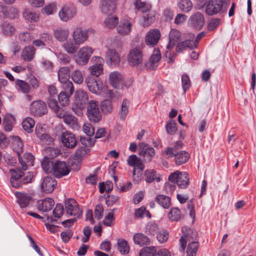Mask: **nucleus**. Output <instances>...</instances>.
<instances>
[{
    "label": "nucleus",
    "mask_w": 256,
    "mask_h": 256,
    "mask_svg": "<svg viewBox=\"0 0 256 256\" xmlns=\"http://www.w3.org/2000/svg\"><path fill=\"white\" fill-rule=\"evenodd\" d=\"M55 38L60 42H63L67 40L69 36V30L66 28H58L54 31Z\"/></svg>",
    "instance_id": "cd10ccee"
},
{
    "label": "nucleus",
    "mask_w": 256,
    "mask_h": 256,
    "mask_svg": "<svg viewBox=\"0 0 256 256\" xmlns=\"http://www.w3.org/2000/svg\"><path fill=\"white\" fill-rule=\"evenodd\" d=\"M23 16L28 20L32 22L36 21L38 16L37 14L34 12H32L29 10H25L23 12Z\"/></svg>",
    "instance_id": "e2e57ef3"
},
{
    "label": "nucleus",
    "mask_w": 256,
    "mask_h": 256,
    "mask_svg": "<svg viewBox=\"0 0 256 256\" xmlns=\"http://www.w3.org/2000/svg\"><path fill=\"white\" fill-rule=\"evenodd\" d=\"M156 248L154 246L145 247L140 251V256H155Z\"/></svg>",
    "instance_id": "864d4df0"
},
{
    "label": "nucleus",
    "mask_w": 256,
    "mask_h": 256,
    "mask_svg": "<svg viewBox=\"0 0 256 256\" xmlns=\"http://www.w3.org/2000/svg\"><path fill=\"white\" fill-rule=\"evenodd\" d=\"M156 12L150 11L144 14L142 17L141 24L144 27H148L154 22L155 20Z\"/></svg>",
    "instance_id": "e433bc0d"
},
{
    "label": "nucleus",
    "mask_w": 256,
    "mask_h": 256,
    "mask_svg": "<svg viewBox=\"0 0 256 256\" xmlns=\"http://www.w3.org/2000/svg\"><path fill=\"white\" fill-rule=\"evenodd\" d=\"M70 68L67 66L60 68L58 71V79L60 83H65L69 80Z\"/></svg>",
    "instance_id": "58836bf2"
},
{
    "label": "nucleus",
    "mask_w": 256,
    "mask_h": 256,
    "mask_svg": "<svg viewBox=\"0 0 256 256\" xmlns=\"http://www.w3.org/2000/svg\"><path fill=\"white\" fill-rule=\"evenodd\" d=\"M116 0H100V8L102 12L106 15L113 14L116 9Z\"/></svg>",
    "instance_id": "1a4fd4ad"
},
{
    "label": "nucleus",
    "mask_w": 256,
    "mask_h": 256,
    "mask_svg": "<svg viewBox=\"0 0 256 256\" xmlns=\"http://www.w3.org/2000/svg\"><path fill=\"white\" fill-rule=\"evenodd\" d=\"M82 130L88 136H92L94 134V128L92 125L88 122L84 123L82 126Z\"/></svg>",
    "instance_id": "bf43d9fd"
},
{
    "label": "nucleus",
    "mask_w": 256,
    "mask_h": 256,
    "mask_svg": "<svg viewBox=\"0 0 256 256\" xmlns=\"http://www.w3.org/2000/svg\"><path fill=\"white\" fill-rule=\"evenodd\" d=\"M143 44H141L132 48L129 52L127 56L128 64L135 66L142 64L144 54L142 52Z\"/></svg>",
    "instance_id": "7ed1b4c3"
},
{
    "label": "nucleus",
    "mask_w": 256,
    "mask_h": 256,
    "mask_svg": "<svg viewBox=\"0 0 256 256\" xmlns=\"http://www.w3.org/2000/svg\"><path fill=\"white\" fill-rule=\"evenodd\" d=\"M65 209L66 214L71 216L80 217L82 214V210H80L78 203L73 198L66 200Z\"/></svg>",
    "instance_id": "6e6552de"
},
{
    "label": "nucleus",
    "mask_w": 256,
    "mask_h": 256,
    "mask_svg": "<svg viewBox=\"0 0 256 256\" xmlns=\"http://www.w3.org/2000/svg\"><path fill=\"white\" fill-rule=\"evenodd\" d=\"M190 21L191 26L198 30L201 29L204 24V16L200 12H197L192 14L190 17Z\"/></svg>",
    "instance_id": "a878e982"
},
{
    "label": "nucleus",
    "mask_w": 256,
    "mask_h": 256,
    "mask_svg": "<svg viewBox=\"0 0 256 256\" xmlns=\"http://www.w3.org/2000/svg\"><path fill=\"white\" fill-rule=\"evenodd\" d=\"M133 240L136 244L140 246L149 245L150 243V240L149 238L142 233H136L133 236Z\"/></svg>",
    "instance_id": "c756f323"
},
{
    "label": "nucleus",
    "mask_w": 256,
    "mask_h": 256,
    "mask_svg": "<svg viewBox=\"0 0 256 256\" xmlns=\"http://www.w3.org/2000/svg\"><path fill=\"white\" fill-rule=\"evenodd\" d=\"M134 6L138 10L144 13L150 12L152 8V6L150 4L142 2L139 0H137L135 2Z\"/></svg>",
    "instance_id": "8fccbe9b"
},
{
    "label": "nucleus",
    "mask_w": 256,
    "mask_h": 256,
    "mask_svg": "<svg viewBox=\"0 0 256 256\" xmlns=\"http://www.w3.org/2000/svg\"><path fill=\"white\" fill-rule=\"evenodd\" d=\"M70 172V170L66 163L63 162H57L54 164L52 168V174L58 178L68 175Z\"/></svg>",
    "instance_id": "9b49d317"
},
{
    "label": "nucleus",
    "mask_w": 256,
    "mask_h": 256,
    "mask_svg": "<svg viewBox=\"0 0 256 256\" xmlns=\"http://www.w3.org/2000/svg\"><path fill=\"white\" fill-rule=\"evenodd\" d=\"M168 180L176 184L180 188H185L190 184V178L186 172H180L178 170L171 174Z\"/></svg>",
    "instance_id": "39448f33"
},
{
    "label": "nucleus",
    "mask_w": 256,
    "mask_h": 256,
    "mask_svg": "<svg viewBox=\"0 0 256 256\" xmlns=\"http://www.w3.org/2000/svg\"><path fill=\"white\" fill-rule=\"evenodd\" d=\"M61 139L64 146L68 148L75 147L78 142L74 135L68 132H64L62 135Z\"/></svg>",
    "instance_id": "412c9836"
},
{
    "label": "nucleus",
    "mask_w": 256,
    "mask_h": 256,
    "mask_svg": "<svg viewBox=\"0 0 256 256\" xmlns=\"http://www.w3.org/2000/svg\"><path fill=\"white\" fill-rule=\"evenodd\" d=\"M79 46L74 40H67L62 46L66 52L68 54H76L78 49Z\"/></svg>",
    "instance_id": "f704fd0d"
},
{
    "label": "nucleus",
    "mask_w": 256,
    "mask_h": 256,
    "mask_svg": "<svg viewBox=\"0 0 256 256\" xmlns=\"http://www.w3.org/2000/svg\"><path fill=\"white\" fill-rule=\"evenodd\" d=\"M144 168L140 170L138 168H134L133 169V180L134 181L138 183L143 178L142 172Z\"/></svg>",
    "instance_id": "052dcab7"
},
{
    "label": "nucleus",
    "mask_w": 256,
    "mask_h": 256,
    "mask_svg": "<svg viewBox=\"0 0 256 256\" xmlns=\"http://www.w3.org/2000/svg\"><path fill=\"white\" fill-rule=\"evenodd\" d=\"M169 238L168 232L164 230H162L157 234L156 238L160 244H164L167 242Z\"/></svg>",
    "instance_id": "5fc2aeb1"
},
{
    "label": "nucleus",
    "mask_w": 256,
    "mask_h": 256,
    "mask_svg": "<svg viewBox=\"0 0 256 256\" xmlns=\"http://www.w3.org/2000/svg\"><path fill=\"white\" fill-rule=\"evenodd\" d=\"M88 102V95L86 91L79 89L75 92L74 104L80 108H85Z\"/></svg>",
    "instance_id": "f8f14e48"
},
{
    "label": "nucleus",
    "mask_w": 256,
    "mask_h": 256,
    "mask_svg": "<svg viewBox=\"0 0 256 256\" xmlns=\"http://www.w3.org/2000/svg\"><path fill=\"white\" fill-rule=\"evenodd\" d=\"M228 2V0H209L206 7V12L209 16L226 13Z\"/></svg>",
    "instance_id": "f257e3e1"
},
{
    "label": "nucleus",
    "mask_w": 256,
    "mask_h": 256,
    "mask_svg": "<svg viewBox=\"0 0 256 256\" xmlns=\"http://www.w3.org/2000/svg\"><path fill=\"white\" fill-rule=\"evenodd\" d=\"M71 78L73 82L76 84L82 83L84 78L82 73L79 70H75L72 72Z\"/></svg>",
    "instance_id": "4d7b16f0"
},
{
    "label": "nucleus",
    "mask_w": 256,
    "mask_h": 256,
    "mask_svg": "<svg viewBox=\"0 0 256 256\" xmlns=\"http://www.w3.org/2000/svg\"><path fill=\"white\" fill-rule=\"evenodd\" d=\"M85 82L88 90L96 94L100 95L102 92L107 91V87L92 76H88L85 80Z\"/></svg>",
    "instance_id": "423d86ee"
},
{
    "label": "nucleus",
    "mask_w": 256,
    "mask_h": 256,
    "mask_svg": "<svg viewBox=\"0 0 256 256\" xmlns=\"http://www.w3.org/2000/svg\"><path fill=\"white\" fill-rule=\"evenodd\" d=\"M42 168L46 173H50L52 172V168L54 164L48 158H45L42 162Z\"/></svg>",
    "instance_id": "13d9d810"
},
{
    "label": "nucleus",
    "mask_w": 256,
    "mask_h": 256,
    "mask_svg": "<svg viewBox=\"0 0 256 256\" xmlns=\"http://www.w3.org/2000/svg\"><path fill=\"white\" fill-rule=\"evenodd\" d=\"M109 80L114 88H118L122 81V75L118 72H113L110 74Z\"/></svg>",
    "instance_id": "c9c22d12"
},
{
    "label": "nucleus",
    "mask_w": 256,
    "mask_h": 256,
    "mask_svg": "<svg viewBox=\"0 0 256 256\" xmlns=\"http://www.w3.org/2000/svg\"><path fill=\"white\" fill-rule=\"evenodd\" d=\"M106 61L107 64L112 66H118L120 62V58L118 52L114 49H108L106 54Z\"/></svg>",
    "instance_id": "6ab92c4d"
},
{
    "label": "nucleus",
    "mask_w": 256,
    "mask_h": 256,
    "mask_svg": "<svg viewBox=\"0 0 256 256\" xmlns=\"http://www.w3.org/2000/svg\"><path fill=\"white\" fill-rule=\"evenodd\" d=\"M48 104L49 108L54 110L57 117L62 116L61 113L64 110L60 108L55 99L49 98L48 100Z\"/></svg>",
    "instance_id": "a19ab883"
},
{
    "label": "nucleus",
    "mask_w": 256,
    "mask_h": 256,
    "mask_svg": "<svg viewBox=\"0 0 256 256\" xmlns=\"http://www.w3.org/2000/svg\"><path fill=\"white\" fill-rule=\"evenodd\" d=\"M86 115L89 120L92 122L96 123L101 120L102 116L98 102L91 100L88 102L86 108Z\"/></svg>",
    "instance_id": "20e7f679"
},
{
    "label": "nucleus",
    "mask_w": 256,
    "mask_h": 256,
    "mask_svg": "<svg viewBox=\"0 0 256 256\" xmlns=\"http://www.w3.org/2000/svg\"><path fill=\"white\" fill-rule=\"evenodd\" d=\"M98 60L100 64H96L90 68V73L92 75L98 76L103 71L102 65L101 64L103 62V59L101 58H98Z\"/></svg>",
    "instance_id": "c03bdc74"
},
{
    "label": "nucleus",
    "mask_w": 256,
    "mask_h": 256,
    "mask_svg": "<svg viewBox=\"0 0 256 256\" xmlns=\"http://www.w3.org/2000/svg\"><path fill=\"white\" fill-rule=\"evenodd\" d=\"M130 106V101L125 98L122 103L120 110L119 112V116L121 120H124L126 118V116L128 112Z\"/></svg>",
    "instance_id": "de8ad7c7"
},
{
    "label": "nucleus",
    "mask_w": 256,
    "mask_h": 256,
    "mask_svg": "<svg viewBox=\"0 0 256 256\" xmlns=\"http://www.w3.org/2000/svg\"><path fill=\"white\" fill-rule=\"evenodd\" d=\"M93 52L91 47L86 46L82 48L78 53L77 62L80 64H86Z\"/></svg>",
    "instance_id": "ddd939ff"
},
{
    "label": "nucleus",
    "mask_w": 256,
    "mask_h": 256,
    "mask_svg": "<svg viewBox=\"0 0 256 256\" xmlns=\"http://www.w3.org/2000/svg\"><path fill=\"white\" fill-rule=\"evenodd\" d=\"M156 201L164 208H168L170 204V198L164 194H159L155 198Z\"/></svg>",
    "instance_id": "79ce46f5"
},
{
    "label": "nucleus",
    "mask_w": 256,
    "mask_h": 256,
    "mask_svg": "<svg viewBox=\"0 0 256 256\" xmlns=\"http://www.w3.org/2000/svg\"><path fill=\"white\" fill-rule=\"evenodd\" d=\"M139 146L142 149L140 154L144 158L145 162H150L155 154V150L153 148L148 147V145L144 142L139 144Z\"/></svg>",
    "instance_id": "b1692460"
},
{
    "label": "nucleus",
    "mask_w": 256,
    "mask_h": 256,
    "mask_svg": "<svg viewBox=\"0 0 256 256\" xmlns=\"http://www.w3.org/2000/svg\"><path fill=\"white\" fill-rule=\"evenodd\" d=\"M16 202L20 208H24L29 206L32 200V196L30 194L16 192L14 194Z\"/></svg>",
    "instance_id": "dca6fc26"
},
{
    "label": "nucleus",
    "mask_w": 256,
    "mask_h": 256,
    "mask_svg": "<svg viewBox=\"0 0 256 256\" xmlns=\"http://www.w3.org/2000/svg\"><path fill=\"white\" fill-rule=\"evenodd\" d=\"M144 177L146 181L148 183H150L154 180L157 182H160L161 178L156 172L152 169L147 170L144 172Z\"/></svg>",
    "instance_id": "72a5a7b5"
},
{
    "label": "nucleus",
    "mask_w": 256,
    "mask_h": 256,
    "mask_svg": "<svg viewBox=\"0 0 256 256\" xmlns=\"http://www.w3.org/2000/svg\"><path fill=\"white\" fill-rule=\"evenodd\" d=\"M190 155L189 154L185 151L182 150L176 152L174 154V162L178 166L182 165L186 162L189 160Z\"/></svg>",
    "instance_id": "7c9ffc66"
},
{
    "label": "nucleus",
    "mask_w": 256,
    "mask_h": 256,
    "mask_svg": "<svg viewBox=\"0 0 256 256\" xmlns=\"http://www.w3.org/2000/svg\"><path fill=\"white\" fill-rule=\"evenodd\" d=\"M180 38V32L176 30L172 29L169 35V43L167 46V48L170 50L176 45V43L178 42Z\"/></svg>",
    "instance_id": "c85d7f7f"
},
{
    "label": "nucleus",
    "mask_w": 256,
    "mask_h": 256,
    "mask_svg": "<svg viewBox=\"0 0 256 256\" xmlns=\"http://www.w3.org/2000/svg\"><path fill=\"white\" fill-rule=\"evenodd\" d=\"M64 208L60 204H57L53 210V215L55 218H60L63 214Z\"/></svg>",
    "instance_id": "774afa93"
},
{
    "label": "nucleus",
    "mask_w": 256,
    "mask_h": 256,
    "mask_svg": "<svg viewBox=\"0 0 256 256\" xmlns=\"http://www.w3.org/2000/svg\"><path fill=\"white\" fill-rule=\"evenodd\" d=\"M159 227L158 224L154 222H148L146 226V233L150 236H154L159 232Z\"/></svg>",
    "instance_id": "49530a36"
},
{
    "label": "nucleus",
    "mask_w": 256,
    "mask_h": 256,
    "mask_svg": "<svg viewBox=\"0 0 256 256\" xmlns=\"http://www.w3.org/2000/svg\"><path fill=\"white\" fill-rule=\"evenodd\" d=\"M118 22V18L114 16L108 17L104 20L105 26L108 28H115Z\"/></svg>",
    "instance_id": "6e6d98bb"
},
{
    "label": "nucleus",
    "mask_w": 256,
    "mask_h": 256,
    "mask_svg": "<svg viewBox=\"0 0 256 256\" xmlns=\"http://www.w3.org/2000/svg\"><path fill=\"white\" fill-rule=\"evenodd\" d=\"M70 96L66 92H61L58 96V100L60 104L63 106H68L70 103Z\"/></svg>",
    "instance_id": "603ef678"
},
{
    "label": "nucleus",
    "mask_w": 256,
    "mask_h": 256,
    "mask_svg": "<svg viewBox=\"0 0 256 256\" xmlns=\"http://www.w3.org/2000/svg\"><path fill=\"white\" fill-rule=\"evenodd\" d=\"M160 36V32L158 29H152L146 34L145 42L146 45L154 47L158 44Z\"/></svg>",
    "instance_id": "9d476101"
},
{
    "label": "nucleus",
    "mask_w": 256,
    "mask_h": 256,
    "mask_svg": "<svg viewBox=\"0 0 256 256\" xmlns=\"http://www.w3.org/2000/svg\"><path fill=\"white\" fill-rule=\"evenodd\" d=\"M182 216L180 210L177 208H172L168 214V218L172 221H178Z\"/></svg>",
    "instance_id": "3c124183"
},
{
    "label": "nucleus",
    "mask_w": 256,
    "mask_h": 256,
    "mask_svg": "<svg viewBox=\"0 0 256 256\" xmlns=\"http://www.w3.org/2000/svg\"><path fill=\"white\" fill-rule=\"evenodd\" d=\"M184 48H188L190 49H193L196 47L194 46V44L191 40H186L178 44L176 48V50L179 52Z\"/></svg>",
    "instance_id": "680f3d73"
},
{
    "label": "nucleus",
    "mask_w": 256,
    "mask_h": 256,
    "mask_svg": "<svg viewBox=\"0 0 256 256\" xmlns=\"http://www.w3.org/2000/svg\"><path fill=\"white\" fill-rule=\"evenodd\" d=\"M15 123V118L12 114H8L4 116L2 125L6 131L10 132L12 130Z\"/></svg>",
    "instance_id": "2f4dec72"
},
{
    "label": "nucleus",
    "mask_w": 256,
    "mask_h": 256,
    "mask_svg": "<svg viewBox=\"0 0 256 256\" xmlns=\"http://www.w3.org/2000/svg\"><path fill=\"white\" fill-rule=\"evenodd\" d=\"M16 10L12 8H7L4 7L2 10H1L0 12V18H12V16L10 14V13L16 12Z\"/></svg>",
    "instance_id": "338daca9"
},
{
    "label": "nucleus",
    "mask_w": 256,
    "mask_h": 256,
    "mask_svg": "<svg viewBox=\"0 0 256 256\" xmlns=\"http://www.w3.org/2000/svg\"><path fill=\"white\" fill-rule=\"evenodd\" d=\"M76 14V8L69 6H64L59 12V16L64 22H67L74 17Z\"/></svg>",
    "instance_id": "5701e85b"
},
{
    "label": "nucleus",
    "mask_w": 256,
    "mask_h": 256,
    "mask_svg": "<svg viewBox=\"0 0 256 256\" xmlns=\"http://www.w3.org/2000/svg\"><path fill=\"white\" fill-rule=\"evenodd\" d=\"M36 50L32 46L26 47L22 51L21 56L25 61H31L34 58Z\"/></svg>",
    "instance_id": "473e14b6"
},
{
    "label": "nucleus",
    "mask_w": 256,
    "mask_h": 256,
    "mask_svg": "<svg viewBox=\"0 0 256 256\" xmlns=\"http://www.w3.org/2000/svg\"><path fill=\"white\" fill-rule=\"evenodd\" d=\"M73 40L78 46L86 42L88 38V32L80 28H76L72 34Z\"/></svg>",
    "instance_id": "aec40b11"
},
{
    "label": "nucleus",
    "mask_w": 256,
    "mask_h": 256,
    "mask_svg": "<svg viewBox=\"0 0 256 256\" xmlns=\"http://www.w3.org/2000/svg\"><path fill=\"white\" fill-rule=\"evenodd\" d=\"M16 84L20 90L24 93H27L30 91V86L26 82L22 80H18L16 82Z\"/></svg>",
    "instance_id": "0e129e2a"
},
{
    "label": "nucleus",
    "mask_w": 256,
    "mask_h": 256,
    "mask_svg": "<svg viewBox=\"0 0 256 256\" xmlns=\"http://www.w3.org/2000/svg\"><path fill=\"white\" fill-rule=\"evenodd\" d=\"M61 114L62 116H58V118H63L64 122L69 127L74 130H78L80 128L78 120L76 117L71 114L65 112L64 110Z\"/></svg>",
    "instance_id": "a211bd4d"
},
{
    "label": "nucleus",
    "mask_w": 256,
    "mask_h": 256,
    "mask_svg": "<svg viewBox=\"0 0 256 256\" xmlns=\"http://www.w3.org/2000/svg\"><path fill=\"white\" fill-rule=\"evenodd\" d=\"M30 111L33 116H41L48 112L46 104L42 100H36L31 103Z\"/></svg>",
    "instance_id": "0eeeda50"
},
{
    "label": "nucleus",
    "mask_w": 256,
    "mask_h": 256,
    "mask_svg": "<svg viewBox=\"0 0 256 256\" xmlns=\"http://www.w3.org/2000/svg\"><path fill=\"white\" fill-rule=\"evenodd\" d=\"M0 28L2 33L7 36L12 35L16 30L14 27L11 24L7 22H3Z\"/></svg>",
    "instance_id": "a18cd8bd"
},
{
    "label": "nucleus",
    "mask_w": 256,
    "mask_h": 256,
    "mask_svg": "<svg viewBox=\"0 0 256 256\" xmlns=\"http://www.w3.org/2000/svg\"><path fill=\"white\" fill-rule=\"evenodd\" d=\"M161 58V54L159 50L154 49L149 60L146 64L148 69L154 70L157 68L159 61Z\"/></svg>",
    "instance_id": "4be33fe9"
},
{
    "label": "nucleus",
    "mask_w": 256,
    "mask_h": 256,
    "mask_svg": "<svg viewBox=\"0 0 256 256\" xmlns=\"http://www.w3.org/2000/svg\"><path fill=\"white\" fill-rule=\"evenodd\" d=\"M182 82L184 92H186L190 86V80L189 76L187 74H184L182 75Z\"/></svg>",
    "instance_id": "69168bd1"
},
{
    "label": "nucleus",
    "mask_w": 256,
    "mask_h": 256,
    "mask_svg": "<svg viewBox=\"0 0 256 256\" xmlns=\"http://www.w3.org/2000/svg\"><path fill=\"white\" fill-rule=\"evenodd\" d=\"M118 248L119 252L122 254H128L130 251V247L128 242L123 239L118 240Z\"/></svg>",
    "instance_id": "09e8293b"
},
{
    "label": "nucleus",
    "mask_w": 256,
    "mask_h": 256,
    "mask_svg": "<svg viewBox=\"0 0 256 256\" xmlns=\"http://www.w3.org/2000/svg\"><path fill=\"white\" fill-rule=\"evenodd\" d=\"M132 26V22L130 20H123L120 21L117 28L118 32L122 36L128 35L131 32Z\"/></svg>",
    "instance_id": "bb28decb"
},
{
    "label": "nucleus",
    "mask_w": 256,
    "mask_h": 256,
    "mask_svg": "<svg viewBox=\"0 0 256 256\" xmlns=\"http://www.w3.org/2000/svg\"><path fill=\"white\" fill-rule=\"evenodd\" d=\"M180 243L182 251H184L188 244L186 252L188 256H196L199 246L197 241L194 240V238L190 234H183L180 240Z\"/></svg>",
    "instance_id": "f03ea898"
},
{
    "label": "nucleus",
    "mask_w": 256,
    "mask_h": 256,
    "mask_svg": "<svg viewBox=\"0 0 256 256\" xmlns=\"http://www.w3.org/2000/svg\"><path fill=\"white\" fill-rule=\"evenodd\" d=\"M23 144L20 137L16 136L14 138L12 142V148L14 152H16L18 156L19 162L24 170H27V166L24 162L20 156V154L22 152Z\"/></svg>",
    "instance_id": "4468645a"
},
{
    "label": "nucleus",
    "mask_w": 256,
    "mask_h": 256,
    "mask_svg": "<svg viewBox=\"0 0 256 256\" xmlns=\"http://www.w3.org/2000/svg\"><path fill=\"white\" fill-rule=\"evenodd\" d=\"M54 205V200L50 198H46L44 200H40L37 202L38 209L42 212L50 211Z\"/></svg>",
    "instance_id": "393cba45"
},
{
    "label": "nucleus",
    "mask_w": 256,
    "mask_h": 256,
    "mask_svg": "<svg viewBox=\"0 0 256 256\" xmlns=\"http://www.w3.org/2000/svg\"><path fill=\"white\" fill-rule=\"evenodd\" d=\"M22 124L25 131L31 133L33 131L35 122L32 118L28 117L22 120Z\"/></svg>",
    "instance_id": "37998d69"
},
{
    "label": "nucleus",
    "mask_w": 256,
    "mask_h": 256,
    "mask_svg": "<svg viewBox=\"0 0 256 256\" xmlns=\"http://www.w3.org/2000/svg\"><path fill=\"white\" fill-rule=\"evenodd\" d=\"M57 182L55 179L50 176L45 177L40 184L41 190L45 193L52 192L55 188Z\"/></svg>",
    "instance_id": "f3484780"
},
{
    "label": "nucleus",
    "mask_w": 256,
    "mask_h": 256,
    "mask_svg": "<svg viewBox=\"0 0 256 256\" xmlns=\"http://www.w3.org/2000/svg\"><path fill=\"white\" fill-rule=\"evenodd\" d=\"M10 172L11 174L10 182L11 186L15 188L22 186V175L23 172L20 169H10Z\"/></svg>",
    "instance_id": "2eb2a0df"
},
{
    "label": "nucleus",
    "mask_w": 256,
    "mask_h": 256,
    "mask_svg": "<svg viewBox=\"0 0 256 256\" xmlns=\"http://www.w3.org/2000/svg\"><path fill=\"white\" fill-rule=\"evenodd\" d=\"M127 162L129 166L134 167V168H138L140 170L144 168V166L141 160L136 155L130 156L127 160Z\"/></svg>",
    "instance_id": "4c0bfd02"
},
{
    "label": "nucleus",
    "mask_w": 256,
    "mask_h": 256,
    "mask_svg": "<svg viewBox=\"0 0 256 256\" xmlns=\"http://www.w3.org/2000/svg\"><path fill=\"white\" fill-rule=\"evenodd\" d=\"M178 8L184 12H190L192 8V3L190 0H177Z\"/></svg>",
    "instance_id": "ea45409f"
}]
</instances>
